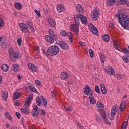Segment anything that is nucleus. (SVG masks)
<instances>
[{
    "label": "nucleus",
    "instance_id": "obj_1",
    "mask_svg": "<svg viewBox=\"0 0 129 129\" xmlns=\"http://www.w3.org/2000/svg\"><path fill=\"white\" fill-rule=\"evenodd\" d=\"M118 19L121 26H122L124 29L129 30V20L128 18H126V15L124 14H119Z\"/></svg>",
    "mask_w": 129,
    "mask_h": 129
},
{
    "label": "nucleus",
    "instance_id": "obj_2",
    "mask_svg": "<svg viewBox=\"0 0 129 129\" xmlns=\"http://www.w3.org/2000/svg\"><path fill=\"white\" fill-rule=\"evenodd\" d=\"M59 47L54 45L48 48L47 51H45L44 49H42V52L46 56H55V55H57V54H59Z\"/></svg>",
    "mask_w": 129,
    "mask_h": 129
},
{
    "label": "nucleus",
    "instance_id": "obj_3",
    "mask_svg": "<svg viewBox=\"0 0 129 129\" xmlns=\"http://www.w3.org/2000/svg\"><path fill=\"white\" fill-rule=\"evenodd\" d=\"M32 98V97H28L27 100L26 101L25 103L24 104L25 108L21 109L22 112L25 113V114H29V110H28V107L30 106V104H31Z\"/></svg>",
    "mask_w": 129,
    "mask_h": 129
},
{
    "label": "nucleus",
    "instance_id": "obj_4",
    "mask_svg": "<svg viewBox=\"0 0 129 129\" xmlns=\"http://www.w3.org/2000/svg\"><path fill=\"white\" fill-rule=\"evenodd\" d=\"M79 18L82 24H87V18H86V17L81 14L75 15L74 16V21H76V20H78V22L79 24Z\"/></svg>",
    "mask_w": 129,
    "mask_h": 129
},
{
    "label": "nucleus",
    "instance_id": "obj_5",
    "mask_svg": "<svg viewBox=\"0 0 129 129\" xmlns=\"http://www.w3.org/2000/svg\"><path fill=\"white\" fill-rule=\"evenodd\" d=\"M75 22L76 24H72L71 25V30L72 32H75L77 34H78V32H79V24L78 20L76 19L75 20Z\"/></svg>",
    "mask_w": 129,
    "mask_h": 129
},
{
    "label": "nucleus",
    "instance_id": "obj_6",
    "mask_svg": "<svg viewBox=\"0 0 129 129\" xmlns=\"http://www.w3.org/2000/svg\"><path fill=\"white\" fill-rule=\"evenodd\" d=\"M84 92L86 95H89V96L93 95V91L90 89V87L87 85L84 88Z\"/></svg>",
    "mask_w": 129,
    "mask_h": 129
},
{
    "label": "nucleus",
    "instance_id": "obj_7",
    "mask_svg": "<svg viewBox=\"0 0 129 129\" xmlns=\"http://www.w3.org/2000/svg\"><path fill=\"white\" fill-rule=\"evenodd\" d=\"M19 27L23 33H27L28 31H29V28H28V26L27 24H25L24 23H21L19 24Z\"/></svg>",
    "mask_w": 129,
    "mask_h": 129
},
{
    "label": "nucleus",
    "instance_id": "obj_8",
    "mask_svg": "<svg viewBox=\"0 0 129 129\" xmlns=\"http://www.w3.org/2000/svg\"><path fill=\"white\" fill-rule=\"evenodd\" d=\"M99 15V13H98V11L97 10L94 11L92 12L91 17L93 22H95L97 20V19H98Z\"/></svg>",
    "mask_w": 129,
    "mask_h": 129
},
{
    "label": "nucleus",
    "instance_id": "obj_9",
    "mask_svg": "<svg viewBox=\"0 0 129 129\" xmlns=\"http://www.w3.org/2000/svg\"><path fill=\"white\" fill-rule=\"evenodd\" d=\"M104 69L105 70L107 74H109V75H113L114 74V70L111 67H105Z\"/></svg>",
    "mask_w": 129,
    "mask_h": 129
},
{
    "label": "nucleus",
    "instance_id": "obj_10",
    "mask_svg": "<svg viewBox=\"0 0 129 129\" xmlns=\"http://www.w3.org/2000/svg\"><path fill=\"white\" fill-rule=\"evenodd\" d=\"M40 112V109L37 105L33 108L32 112V115L33 116H38L39 115V113Z\"/></svg>",
    "mask_w": 129,
    "mask_h": 129
},
{
    "label": "nucleus",
    "instance_id": "obj_11",
    "mask_svg": "<svg viewBox=\"0 0 129 129\" xmlns=\"http://www.w3.org/2000/svg\"><path fill=\"white\" fill-rule=\"evenodd\" d=\"M56 39L57 38L55 37H53L52 36H50L49 35H46L45 36L46 41H47V42H48V43H50V44H53L55 40H56Z\"/></svg>",
    "mask_w": 129,
    "mask_h": 129
},
{
    "label": "nucleus",
    "instance_id": "obj_12",
    "mask_svg": "<svg viewBox=\"0 0 129 129\" xmlns=\"http://www.w3.org/2000/svg\"><path fill=\"white\" fill-rule=\"evenodd\" d=\"M58 45L60 48H61V49H63V50H67V49H68V44H67L66 42L64 41H59Z\"/></svg>",
    "mask_w": 129,
    "mask_h": 129
},
{
    "label": "nucleus",
    "instance_id": "obj_13",
    "mask_svg": "<svg viewBox=\"0 0 129 129\" xmlns=\"http://www.w3.org/2000/svg\"><path fill=\"white\" fill-rule=\"evenodd\" d=\"M91 27V31L92 33H93L94 35L97 36V35H98V31L97 30V28H96V27H95V26H94L93 25H92Z\"/></svg>",
    "mask_w": 129,
    "mask_h": 129
},
{
    "label": "nucleus",
    "instance_id": "obj_14",
    "mask_svg": "<svg viewBox=\"0 0 129 129\" xmlns=\"http://www.w3.org/2000/svg\"><path fill=\"white\" fill-rule=\"evenodd\" d=\"M101 115L102 118L104 119L105 122H106V123H107V122L108 121L107 120V118H106V116L105 115V112L104 110H102L101 111Z\"/></svg>",
    "mask_w": 129,
    "mask_h": 129
},
{
    "label": "nucleus",
    "instance_id": "obj_15",
    "mask_svg": "<svg viewBox=\"0 0 129 129\" xmlns=\"http://www.w3.org/2000/svg\"><path fill=\"white\" fill-rule=\"evenodd\" d=\"M48 21L49 23L50 26L52 28H55L56 27V22L54 21V20H53V19H48Z\"/></svg>",
    "mask_w": 129,
    "mask_h": 129
},
{
    "label": "nucleus",
    "instance_id": "obj_16",
    "mask_svg": "<svg viewBox=\"0 0 129 129\" xmlns=\"http://www.w3.org/2000/svg\"><path fill=\"white\" fill-rule=\"evenodd\" d=\"M1 93H2V98H3L4 100H7L8 97V92H6L5 91H2Z\"/></svg>",
    "mask_w": 129,
    "mask_h": 129
},
{
    "label": "nucleus",
    "instance_id": "obj_17",
    "mask_svg": "<svg viewBox=\"0 0 129 129\" xmlns=\"http://www.w3.org/2000/svg\"><path fill=\"white\" fill-rule=\"evenodd\" d=\"M28 66L29 69L31 70V71H34L35 72L37 71V69L36 68V67H35L34 64H33L32 63H29Z\"/></svg>",
    "mask_w": 129,
    "mask_h": 129
},
{
    "label": "nucleus",
    "instance_id": "obj_18",
    "mask_svg": "<svg viewBox=\"0 0 129 129\" xmlns=\"http://www.w3.org/2000/svg\"><path fill=\"white\" fill-rule=\"evenodd\" d=\"M60 78L62 80H66V79H68V74L66 72L61 73Z\"/></svg>",
    "mask_w": 129,
    "mask_h": 129
},
{
    "label": "nucleus",
    "instance_id": "obj_19",
    "mask_svg": "<svg viewBox=\"0 0 129 129\" xmlns=\"http://www.w3.org/2000/svg\"><path fill=\"white\" fill-rule=\"evenodd\" d=\"M116 3L115 0H107V5L109 7H112L114 4Z\"/></svg>",
    "mask_w": 129,
    "mask_h": 129
},
{
    "label": "nucleus",
    "instance_id": "obj_20",
    "mask_svg": "<svg viewBox=\"0 0 129 129\" xmlns=\"http://www.w3.org/2000/svg\"><path fill=\"white\" fill-rule=\"evenodd\" d=\"M125 104H126L125 101H123L121 103L119 107L120 111H123V109H124V107H125Z\"/></svg>",
    "mask_w": 129,
    "mask_h": 129
},
{
    "label": "nucleus",
    "instance_id": "obj_21",
    "mask_svg": "<svg viewBox=\"0 0 129 129\" xmlns=\"http://www.w3.org/2000/svg\"><path fill=\"white\" fill-rule=\"evenodd\" d=\"M76 9L78 13H81L83 12V10H84V8L82 7L80 4H77Z\"/></svg>",
    "mask_w": 129,
    "mask_h": 129
},
{
    "label": "nucleus",
    "instance_id": "obj_22",
    "mask_svg": "<svg viewBox=\"0 0 129 129\" xmlns=\"http://www.w3.org/2000/svg\"><path fill=\"white\" fill-rule=\"evenodd\" d=\"M115 114H116V112L115 111H113V110H111V115L109 116V119H110V120H113V117L115 116Z\"/></svg>",
    "mask_w": 129,
    "mask_h": 129
},
{
    "label": "nucleus",
    "instance_id": "obj_23",
    "mask_svg": "<svg viewBox=\"0 0 129 129\" xmlns=\"http://www.w3.org/2000/svg\"><path fill=\"white\" fill-rule=\"evenodd\" d=\"M123 60L125 63H128L129 62V55L128 54L125 53L124 56L122 57Z\"/></svg>",
    "mask_w": 129,
    "mask_h": 129
},
{
    "label": "nucleus",
    "instance_id": "obj_24",
    "mask_svg": "<svg viewBox=\"0 0 129 129\" xmlns=\"http://www.w3.org/2000/svg\"><path fill=\"white\" fill-rule=\"evenodd\" d=\"M89 99L90 100V103H91L92 104H95V103L96 102V100H95L94 97H93V95L89 96Z\"/></svg>",
    "mask_w": 129,
    "mask_h": 129
},
{
    "label": "nucleus",
    "instance_id": "obj_25",
    "mask_svg": "<svg viewBox=\"0 0 129 129\" xmlns=\"http://www.w3.org/2000/svg\"><path fill=\"white\" fill-rule=\"evenodd\" d=\"M2 69L4 72H7L9 70V66L7 64H3L2 66Z\"/></svg>",
    "mask_w": 129,
    "mask_h": 129
},
{
    "label": "nucleus",
    "instance_id": "obj_26",
    "mask_svg": "<svg viewBox=\"0 0 129 129\" xmlns=\"http://www.w3.org/2000/svg\"><path fill=\"white\" fill-rule=\"evenodd\" d=\"M13 68L14 72H18L19 71V68H20V67L17 64H13Z\"/></svg>",
    "mask_w": 129,
    "mask_h": 129
},
{
    "label": "nucleus",
    "instance_id": "obj_27",
    "mask_svg": "<svg viewBox=\"0 0 129 129\" xmlns=\"http://www.w3.org/2000/svg\"><path fill=\"white\" fill-rule=\"evenodd\" d=\"M102 39L105 42H109V36L107 34H105L102 36Z\"/></svg>",
    "mask_w": 129,
    "mask_h": 129
},
{
    "label": "nucleus",
    "instance_id": "obj_28",
    "mask_svg": "<svg viewBox=\"0 0 129 129\" xmlns=\"http://www.w3.org/2000/svg\"><path fill=\"white\" fill-rule=\"evenodd\" d=\"M28 88L30 89V91L32 92H34L35 93H37V89L35 88V87L34 86H28Z\"/></svg>",
    "mask_w": 129,
    "mask_h": 129
},
{
    "label": "nucleus",
    "instance_id": "obj_29",
    "mask_svg": "<svg viewBox=\"0 0 129 129\" xmlns=\"http://www.w3.org/2000/svg\"><path fill=\"white\" fill-rule=\"evenodd\" d=\"M57 11L58 13H61V12L63 11V6L61 5H58L57 7Z\"/></svg>",
    "mask_w": 129,
    "mask_h": 129
},
{
    "label": "nucleus",
    "instance_id": "obj_30",
    "mask_svg": "<svg viewBox=\"0 0 129 129\" xmlns=\"http://www.w3.org/2000/svg\"><path fill=\"white\" fill-rule=\"evenodd\" d=\"M15 8L17 10H21V9H22V8H23V6L20 3H15Z\"/></svg>",
    "mask_w": 129,
    "mask_h": 129
},
{
    "label": "nucleus",
    "instance_id": "obj_31",
    "mask_svg": "<svg viewBox=\"0 0 129 129\" xmlns=\"http://www.w3.org/2000/svg\"><path fill=\"white\" fill-rule=\"evenodd\" d=\"M21 97V93H15L14 94L13 99L16 100V99H18V98Z\"/></svg>",
    "mask_w": 129,
    "mask_h": 129
},
{
    "label": "nucleus",
    "instance_id": "obj_32",
    "mask_svg": "<svg viewBox=\"0 0 129 129\" xmlns=\"http://www.w3.org/2000/svg\"><path fill=\"white\" fill-rule=\"evenodd\" d=\"M48 32L49 34V36L57 38V36L55 35V33H54L53 31H52V30H49Z\"/></svg>",
    "mask_w": 129,
    "mask_h": 129
},
{
    "label": "nucleus",
    "instance_id": "obj_33",
    "mask_svg": "<svg viewBox=\"0 0 129 129\" xmlns=\"http://www.w3.org/2000/svg\"><path fill=\"white\" fill-rule=\"evenodd\" d=\"M96 105L97 107L102 108V109H103V107H104V105H103L101 102H97Z\"/></svg>",
    "mask_w": 129,
    "mask_h": 129
},
{
    "label": "nucleus",
    "instance_id": "obj_34",
    "mask_svg": "<svg viewBox=\"0 0 129 129\" xmlns=\"http://www.w3.org/2000/svg\"><path fill=\"white\" fill-rule=\"evenodd\" d=\"M41 99L43 103L44 106H46L47 105V100H46V98H45V97H44L43 96H41Z\"/></svg>",
    "mask_w": 129,
    "mask_h": 129
},
{
    "label": "nucleus",
    "instance_id": "obj_35",
    "mask_svg": "<svg viewBox=\"0 0 129 129\" xmlns=\"http://www.w3.org/2000/svg\"><path fill=\"white\" fill-rule=\"evenodd\" d=\"M36 101L37 102V104L38 106H40L41 104H42V102L41 101V99L40 98V97H37L36 98Z\"/></svg>",
    "mask_w": 129,
    "mask_h": 129
},
{
    "label": "nucleus",
    "instance_id": "obj_36",
    "mask_svg": "<svg viewBox=\"0 0 129 129\" xmlns=\"http://www.w3.org/2000/svg\"><path fill=\"white\" fill-rule=\"evenodd\" d=\"M11 57H13V58H14L15 59H19L20 58V56H19V53H18V52L16 51L14 52L12 56Z\"/></svg>",
    "mask_w": 129,
    "mask_h": 129
},
{
    "label": "nucleus",
    "instance_id": "obj_37",
    "mask_svg": "<svg viewBox=\"0 0 129 129\" xmlns=\"http://www.w3.org/2000/svg\"><path fill=\"white\" fill-rule=\"evenodd\" d=\"M8 51L10 57H12V56H13L14 53H15V52L14 51V49L13 48H10L9 49Z\"/></svg>",
    "mask_w": 129,
    "mask_h": 129
},
{
    "label": "nucleus",
    "instance_id": "obj_38",
    "mask_svg": "<svg viewBox=\"0 0 129 129\" xmlns=\"http://www.w3.org/2000/svg\"><path fill=\"white\" fill-rule=\"evenodd\" d=\"M100 60H101V62H102V63H104V61H105L106 60L104 55L101 54L100 55Z\"/></svg>",
    "mask_w": 129,
    "mask_h": 129
},
{
    "label": "nucleus",
    "instance_id": "obj_39",
    "mask_svg": "<svg viewBox=\"0 0 129 129\" xmlns=\"http://www.w3.org/2000/svg\"><path fill=\"white\" fill-rule=\"evenodd\" d=\"M64 109L66 110H67V111H72V109H73V108L72 106H70L68 107H64Z\"/></svg>",
    "mask_w": 129,
    "mask_h": 129
},
{
    "label": "nucleus",
    "instance_id": "obj_40",
    "mask_svg": "<svg viewBox=\"0 0 129 129\" xmlns=\"http://www.w3.org/2000/svg\"><path fill=\"white\" fill-rule=\"evenodd\" d=\"M101 90L103 94H106L107 93V90H106V88L105 87L102 89H101Z\"/></svg>",
    "mask_w": 129,
    "mask_h": 129
},
{
    "label": "nucleus",
    "instance_id": "obj_41",
    "mask_svg": "<svg viewBox=\"0 0 129 129\" xmlns=\"http://www.w3.org/2000/svg\"><path fill=\"white\" fill-rule=\"evenodd\" d=\"M60 35L62 37H66V36H67V33L65 30H62L60 32Z\"/></svg>",
    "mask_w": 129,
    "mask_h": 129
},
{
    "label": "nucleus",
    "instance_id": "obj_42",
    "mask_svg": "<svg viewBox=\"0 0 129 129\" xmlns=\"http://www.w3.org/2000/svg\"><path fill=\"white\" fill-rule=\"evenodd\" d=\"M89 51L91 58H93V56H94V52H93V50L92 49H89Z\"/></svg>",
    "mask_w": 129,
    "mask_h": 129
},
{
    "label": "nucleus",
    "instance_id": "obj_43",
    "mask_svg": "<svg viewBox=\"0 0 129 129\" xmlns=\"http://www.w3.org/2000/svg\"><path fill=\"white\" fill-rule=\"evenodd\" d=\"M117 79H118V80H120L121 78H123V75H119L117 74L116 75Z\"/></svg>",
    "mask_w": 129,
    "mask_h": 129
},
{
    "label": "nucleus",
    "instance_id": "obj_44",
    "mask_svg": "<svg viewBox=\"0 0 129 129\" xmlns=\"http://www.w3.org/2000/svg\"><path fill=\"white\" fill-rule=\"evenodd\" d=\"M95 90L97 93H100V90H99V88H98V86H95Z\"/></svg>",
    "mask_w": 129,
    "mask_h": 129
},
{
    "label": "nucleus",
    "instance_id": "obj_45",
    "mask_svg": "<svg viewBox=\"0 0 129 129\" xmlns=\"http://www.w3.org/2000/svg\"><path fill=\"white\" fill-rule=\"evenodd\" d=\"M45 114H46V111H45V110L41 109L40 113V115H43V116H44Z\"/></svg>",
    "mask_w": 129,
    "mask_h": 129
},
{
    "label": "nucleus",
    "instance_id": "obj_46",
    "mask_svg": "<svg viewBox=\"0 0 129 129\" xmlns=\"http://www.w3.org/2000/svg\"><path fill=\"white\" fill-rule=\"evenodd\" d=\"M112 110H113L114 111H116V112H117V105L113 106L112 108Z\"/></svg>",
    "mask_w": 129,
    "mask_h": 129
},
{
    "label": "nucleus",
    "instance_id": "obj_47",
    "mask_svg": "<svg viewBox=\"0 0 129 129\" xmlns=\"http://www.w3.org/2000/svg\"><path fill=\"white\" fill-rule=\"evenodd\" d=\"M5 116L8 118V119H12V116L9 114V113H5Z\"/></svg>",
    "mask_w": 129,
    "mask_h": 129
},
{
    "label": "nucleus",
    "instance_id": "obj_48",
    "mask_svg": "<svg viewBox=\"0 0 129 129\" xmlns=\"http://www.w3.org/2000/svg\"><path fill=\"white\" fill-rule=\"evenodd\" d=\"M34 12H35V14H36L37 16H38V17H41V14L40 13V11H39L37 10H35Z\"/></svg>",
    "mask_w": 129,
    "mask_h": 129
},
{
    "label": "nucleus",
    "instance_id": "obj_49",
    "mask_svg": "<svg viewBox=\"0 0 129 129\" xmlns=\"http://www.w3.org/2000/svg\"><path fill=\"white\" fill-rule=\"evenodd\" d=\"M17 43L19 45V46H21L22 45V38H19L18 40H17Z\"/></svg>",
    "mask_w": 129,
    "mask_h": 129
},
{
    "label": "nucleus",
    "instance_id": "obj_50",
    "mask_svg": "<svg viewBox=\"0 0 129 129\" xmlns=\"http://www.w3.org/2000/svg\"><path fill=\"white\" fill-rule=\"evenodd\" d=\"M35 84H36V85H37V86H40V85H41V83H40V81L36 80L35 81Z\"/></svg>",
    "mask_w": 129,
    "mask_h": 129
},
{
    "label": "nucleus",
    "instance_id": "obj_51",
    "mask_svg": "<svg viewBox=\"0 0 129 129\" xmlns=\"http://www.w3.org/2000/svg\"><path fill=\"white\" fill-rule=\"evenodd\" d=\"M122 51H123V53H124L125 54L126 53H128V52H129V50L126 47L124 48L123 49Z\"/></svg>",
    "mask_w": 129,
    "mask_h": 129
},
{
    "label": "nucleus",
    "instance_id": "obj_52",
    "mask_svg": "<svg viewBox=\"0 0 129 129\" xmlns=\"http://www.w3.org/2000/svg\"><path fill=\"white\" fill-rule=\"evenodd\" d=\"M1 46L2 47V48H6V47H7V44H6V42L4 41L2 42L1 44Z\"/></svg>",
    "mask_w": 129,
    "mask_h": 129
},
{
    "label": "nucleus",
    "instance_id": "obj_53",
    "mask_svg": "<svg viewBox=\"0 0 129 129\" xmlns=\"http://www.w3.org/2000/svg\"><path fill=\"white\" fill-rule=\"evenodd\" d=\"M4 26V20L3 19H0V28H2Z\"/></svg>",
    "mask_w": 129,
    "mask_h": 129
},
{
    "label": "nucleus",
    "instance_id": "obj_54",
    "mask_svg": "<svg viewBox=\"0 0 129 129\" xmlns=\"http://www.w3.org/2000/svg\"><path fill=\"white\" fill-rule=\"evenodd\" d=\"M16 115L18 117V118H19V119H20V118H21V114L20 113L16 112Z\"/></svg>",
    "mask_w": 129,
    "mask_h": 129
},
{
    "label": "nucleus",
    "instance_id": "obj_55",
    "mask_svg": "<svg viewBox=\"0 0 129 129\" xmlns=\"http://www.w3.org/2000/svg\"><path fill=\"white\" fill-rule=\"evenodd\" d=\"M121 4L122 5H125L126 4V0H119Z\"/></svg>",
    "mask_w": 129,
    "mask_h": 129
},
{
    "label": "nucleus",
    "instance_id": "obj_56",
    "mask_svg": "<svg viewBox=\"0 0 129 129\" xmlns=\"http://www.w3.org/2000/svg\"><path fill=\"white\" fill-rule=\"evenodd\" d=\"M126 125H127V121H125L123 122L122 126V127H126Z\"/></svg>",
    "mask_w": 129,
    "mask_h": 129
},
{
    "label": "nucleus",
    "instance_id": "obj_57",
    "mask_svg": "<svg viewBox=\"0 0 129 129\" xmlns=\"http://www.w3.org/2000/svg\"><path fill=\"white\" fill-rule=\"evenodd\" d=\"M51 94L53 97H55L56 96V92L54 91H52L51 92Z\"/></svg>",
    "mask_w": 129,
    "mask_h": 129
},
{
    "label": "nucleus",
    "instance_id": "obj_58",
    "mask_svg": "<svg viewBox=\"0 0 129 129\" xmlns=\"http://www.w3.org/2000/svg\"><path fill=\"white\" fill-rule=\"evenodd\" d=\"M100 87L101 89H102V88H104V87H105V86L103 84H101L100 85Z\"/></svg>",
    "mask_w": 129,
    "mask_h": 129
},
{
    "label": "nucleus",
    "instance_id": "obj_59",
    "mask_svg": "<svg viewBox=\"0 0 129 129\" xmlns=\"http://www.w3.org/2000/svg\"><path fill=\"white\" fill-rule=\"evenodd\" d=\"M109 27H111V28H112V29H114V25L112 23H109Z\"/></svg>",
    "mask_w": 129,
    "mask_h": 129
},
{
    "label": "nucleus",
    "instance_id": "obj_60",
    "mask_svg": "<svg viewBox=\"0 0 129 129\" xmlns=\"http://www.w3.org/2000/svg\"><path fill=\"white\" fill-rule=\"evenodd\" d=\"M67 36H68V37H72V34H71V32H68L67 33Z\"/></svg>",
    "mask_w": 129,
    "mask_h": 129
},
{
    "label": "nucleus",
    "instance_id": "obj_61",
    "mask_svg": "<svg viewBox=\"0 0 129 129\" xmlns=\"http://www.w3.org/2000/svg\"><path fill=\"white\" fill-rule=\"evenodd\" d=\"M78 125L81 129L83 128V126L81 125V124H80V123H79V122H78Z\"/></svg>",
    "mask_w": 129,
    "mask_h": 129
},
{
    "label": "nucleus",
    "instance_id": "obj_62",
    "mask_svg": "<svg viewBox=\"0 0 129 129\" xmlns=\"http://www.w3.org/2000/svg\"><path fill=\"white\" fill-rule=\"evenodd\" d=\"M114 48H115V49H116L117 50H118V48H117V46H118L117 44H113V45Z\"/></svg>",
    "mask_w": 129,
    "mask_h": 129
},
{
    "label": "nucleus",
    "instance_id": "obj_63",
    "mask_svg": "<svg viewBox=\"0 0 129 129\" xmlns=\"http://www.w3.org/2000/svg\"><path fill=\"white\" fill-rule=\"evenodd\" d=\"M30 29L31 32H35V29H34V27L31 26L30 27Z\"/></svg>",
    "mask_w": 129,
    "mask_h": 129
},
{
    "label": "nucleus",
    "instance_id": "obj_64",
    "mask_svg": "<svg viewBox=\"0 0 129 129\" xmlns=\"http://www.w3.org/2000/svg\"><path fill=\"white\" fill-rule=\"evenodd\" d=\"M96 119L97 121H99L100 120V117H99V116H97L96 117Z\"/></svg>",
    "mask_w": 129,
    "mask_h": 129
}]
</instances>
